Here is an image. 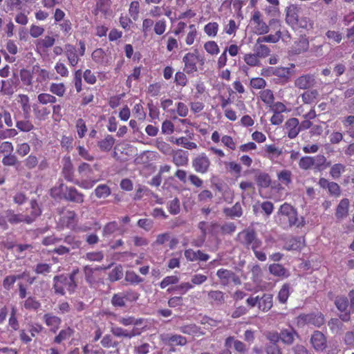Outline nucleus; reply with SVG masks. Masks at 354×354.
I'll use <instances>...</instances> for the list:
<instances>
[{
  "mask_svg": "<svg viewBox=\"0 0 354 354\" xmlns=\"http://www.w3.org/2000/svg\"><path fill=\"white\" fill-rule=\"evenodd\" d=\"M275 218L279 225L284 229L292 226L299 227L304 225L303 218L299 219L297 210L288 203L281 205Z\"/></svg>",
  "mask_w": 354,
  "mask_h": 354,
  "instance_id": "obj_1",
  "label": "nucleus"
},
{
  "mask_svg": "<svg viewBox=\"0 0 354 354\" xmlns=\"http://www.w3.org/2000/svg\"><path fill=\"white\" fill-rule=\"evenodd\" d=\"M75 272H73L69 277L65 275L55 276L53 279L55 292L64 295L66 290L70 293L73 292L76 287L74 280Z\"/></svg>",
  "mask_w": 354,
  "mask_h": 354,
  "instance_id": "obj_2",
  "label": "nucleus"
},
{
  "mask_svg": "<svg viewBox=\"0 0 354 354\" xmlns=\"http://www.w3.org/2000/svg\"><path fill=\"white\" fill-rule=\"evenodd\" d=\"M249 26L252 32L257 35L267 34L270 30L269 26L264 21L262 14L259 10L252 13Z\"/></svg>",
  "mask_w": 354,
  "mask_h": 354,
  "instance_id": "obj_3",
  "label": "nucleus"
},
{
  "mask_svg": "<svg viewBox=\"0 0 354 354\" xmlns=\"http://www.w3.org/2000/svg\"><path fill=\"white\" fill-rule=\"evenodd\" d=\"M31 207L34 209L32 216H24L23 214H15L13 211L8 210L6 212V216L8 221L12 224H17L21 222L30 223L33 219L40 214L39 209H37V205L35 202H31Z\"/></svg>",
  "mask_w": 354,
  "mask_h": 354,
  "instance_id": "obj_4",
  "label": "nucleus"
},
{
  "mask_svg": "<svg viewBox=\"0 0 354 354\" xmlns=\"http://www.w3.org/2000/svg\"><path fill=\"white\" fill-rule=\"evenodd\" d=\"M324 323V316L321 313L302 314L297 317V324L299 326H304L306 324H312L319 327Z\"/></svg>",
  "mask_w": 354,
  "mask_h": 354,
  "instance_id": "obj_5",
  "label": "nucleus"
},
{
  "mask_svg": "<svg viewBox=\"0 0 354 354\" xmlns=\"http://www.w3.org/2000/svg\"><path fill=\"white\" fill-rule=\"evenodd\" d=\"M199 59V51L195 49L193 52L186 53L183 57V62L185 64L184 71L187 74H192L198 71L196 66L197 61Z\"/></svg>",
  "mask_w": 354,
  "mask_h": 354,
  "instance_id": "obj_6",
  "label": "nucleus"
},
{
  "mask_svg": "<svg viewBox=\"0 0 354 354\" xmlns=\"http://www.w3.org/2000/svg\"><path fill=\"white\" fill-rule=\"evenodd\" d=\"M238 239L239 241L246 247L251 246V248L261 247L262 242L257 238L253 230H245L239 233Z\"/></svg>",
  "mask_w": 354,
  "mask_h": 354,
  "instance_id": "obj_7",
  "label": "nucleus"
},
{
  "mask_svg": "<svg viewBox=\"0 0 354 354\" xmlns=\"http://www.w3.org/2000/svg\"><path fill=\"white\" fill-rule=\"evenodd\" d=\"M192 165L197 173L206 174L210 166V160L205 153H201L192 160Z\"/></svg>",
  "mask_w": 354,
  "mask_h": 354,
  "instance_id": "obj_8",
  "label": "nucleus"
},
{
  "mask_svg": "<svg viewBox=\"0 0 354 354\" xmlns=\"http://www.w3.org/2000/svg\"><path fill=\"white\" fill-rule=\"evenodd\" d=\"M216 276L220 279L221 283L223 286H227L231 282L235 285L241 284V279L239 277L232 271L226 269H219L216 272Z\"/></svg>",
  "mask_w": 354,
  "mask_h": 354,
  "instance_id": "obj_9",
  "label": "nucleus"
},
{
  "mask_svg": "<svg viewBox=\"0 0 354 354\" xmlns=\"http://www.w3.org/2000/svg\"><path fill=\"white\" fill-rule=\"evenodd\" d=\"M111 332L112 334L118 337H127L131 339L135 336L139 335L141 334V330L138 328H133L132 330H128L127 329H124L121 327L118 326H111Z\"/></svg>",
  "mask_w": 354,
  "mask_h": 354,
  "instance_id": "obj_10",
  "label": "nucleus"
},
{
  "mask_svg": "<svg viewBox=\"0 0 354 354\" xmlns=\"http://www.w3.org/2000/svg\"><path fill=\"white\" fill-rule=\"evenodd\" d=\"M300 8L296 4H291L286 9V21L292 26H295L299 21Z\"/></svg>",
  "mask_w": 354,
  "mask_h": 354,
  "instance_id": "obj_11",
  "label": "nucleus"
},
{
  "mask_svg": "<svg viewBox=\"0 0 354 354\" xmlns=\"http://www.w3.org/2000/svg\"><path fill=\"white\" fill-rule=\"evenodd\" d=\"M64 53L71 66L75 67L77 65L80 56L75 46L70 44H66L64 46Z\"/></svg>",
  "mask_w": 354,
  "mask_h": 354,
  "instance_id": "obj_12",
  "label": "nucleus"
},
{
  "mask_svg": "<svg viewBox=\"0 0 354 354\" xmlns=\"http://www.w3.org/2000/svg\"><path fill=\"white\" fill-rule=\"evenodd\" d=\"M315 77L312 75H303L297 77L295 81V85L299 89H308L315 84Z\"/></svg>",
  "mask_w": 354,
  "mask_h": 354,
  "instance_id": "obj_13",
  "label": "nucleus"
},
{
  "mask_svg": "<svg viewBox=\"0 0 354 354\" xmlns=\"http://www.w3.org/2000/svg\"><path fill=\"white\" fill-rule=\"evenodd\" d=\"M84 194L73 187L65 188L64 198L67 201L76 203H82L84 202Z\"/></svg>",
  "mask_w": 354,
  "mask_h": 354,
  "instance_id": "obj_14",
  "label": "nucleus"
},
{
  "mask_svg": "<svg viewBox=\"0 0 354 354\" xmlns=\"http://www.w3.org/2000/svg\"><path fill=\"white\" fill-rule=\"evenodd\" d=\"M59 223L64 226L69 228H73L77 223L76 213L72 210L63 211Z\"/></svg>",
  "mask_w": 354,
  "mask_h": 354,
  "instance_id": "obj_15",
  "label": "nucleus"
},
{
  "mask_svg": "<svg viewBox=\"0 0 354 354\" xmlns=\"http://www.w3.org/2000/svg\"><path fill=\"white\" fill-rule=\"evenodd\" d=\"M310 342L317 351H322L326 346V338L324 335L318 330L313 334Z\"/></svg>",
  "mask_w": 354,
  "mask_h": 354,
  "instance_id": "obj_16",
  "label": "nucleus"
},
{
  "mask_svg": "<svg viewBox=\"0 0 354 354\" xmlns=\"http://www.w3.org/2000/svg\"><path fill=\"white\" fill-rule=\"evenodd\" d=\"M285 129L287 131L288 137L293 139L299 133V122L296 118L288 119L285 123Z\"/></svg>",
  "mask_w": 354,
  "mask_h": 354,
  "instance_id": "obj_17",
  "label": "nucleus"
},
{
  "mask_svg": "<svg viewBox=\"0 0 354 354\" xmlns=\"http://www.w3.org/2000/svg\"><path fill=\"white\" fill-rule=\"evenodd\" d=\"M161 340L169 345L184 346L187 344V339L180 335H161Z\"/></svg>",
  "mask_w": 354,
  "mask_h": 354,
  "instance_id": "obj_18",
  "label": "nucleus"
},
{
  "mask_svg": "<svg viewBox=\"0 0 354 354\" xmlns=\"http://www.w3.org/2000/svg\"><path fill=\"white\" fill-rule=\"evenodd\" d=\"M173 162L178 167L185 166L188 163V153L182 149H178L173 153Z\"/></svg>",
  "mask_w": 354,
  "mask_h": 354,
  "instance_id": "obj_19",
  "label": "nucleus"
},
{
  "mask_svg": "<svg viewBox=\"0 0 354 354\" xmlns=\"http://www.w3.org/2000/svg\"><path fill=\"white\" fill-rule=\"evenodd\" d=\"M348 299L346 297H337L335 300V305L338 310L342 313H344L340 315L341 319L344 322L348 321L350 319L349 314L346 312L348 308Z\"/></svg>",
  "mask_w": 354,
  "mask_h": 354,
  "instance_id": "obj_20",
  "label": "nucleus"
},
{
  "mask_svg": "<svg viewBox=\"0 0 354 354\" xmlns=\"http://www.w3.org/2000/svg\"><path fill=\"white\" fill-rule=\"evenodd\" d=\"M349 200L343 198L337 207L335 216L338 219L346 218L348 214Z\"/></svg>",
  "mask_w": 354,
  "mask_h": 354,
  "instance_id": "obj_21",
  "label": "nucleus"
},
{
  "mask_svg": "<svg viewBox=\"0 0 354 354\" xmlns=\"http://www.w3.org/2000/svg\"><path fill=\"white\" fill-rule=\"evenodd\" d=\"M345 129V133L351 138H354V115H348L341 119Z\"/></svg>",
  "mask_w": 354,
  "mask_h": 354,
  "instance_id": "obj_22",
  "label": "nucleus"
},
{
  "mask_svg": "<svg viewBox=\"0 0 354 354\" xmlns=\"http://www.w3.org/2000/svg\"><path fill=\"white\" fill-rule=\"evenodd\" d=\"M309 48L308 39L305 37H301L297 42L295 44L292 51L294 54L298 55L308 50Z\"/></svg>",
  "mask_w": 354,
  "mask_h": 354,
  "instance_id": "obj_23",
  "label": "nucleus"
},
{
  "mask_svg": "<svg viewBox=\"0 0 354 354\" xmlns=\"http://www.w3.org/2000/svg\"><path fill=\"white\" fill-rule=\"evenodd\" d=\"M46 324L50 328V330L55 333L59 327L61 319L55 315L46 314L44 317Z\"/></svg>",
  "mask_w": 354,
  "mask_h": 354,
  "instance_id": "obj_24",
  "label": "nucleus"
},
{
  "mask_svg": "<svg viewBox=\"0 0 354 354\" xmlns=\"http://www.w3.org/2000/svg\"><path fill=\"white\" fill-rule=\"evenodd\" d=\"M55 42V39L50 35H46L42 39L35 41V45L37 49H48L52 47Z\"/></svg>",
  "mask_w": 354,
  "mask_h": 354,
  "instance_id": "obj_25",
  "label": "nucleus"
},
{
  "mask_svg": "<svg viewBox=\"0 0 354 354\" xmlns=\"http://www.w3.org/2000/svg\"><path fill=\"white\" fill-rule=\"evenodd\" d=\"M297 334L292 328L283 329L280 333V339L286 344H292Z\"/></svg>",
  "mask_w": 354,
  "mask_h": 354,
  "instance_id": "obj_26",
  "label": "nucleus"
},
{
  "mask_svg": "<svg viewBox=\"0 0 354 354\" xmlns=\"http://www.w3.org/2000/svg\"><path fill=\"white\" fill-rule=\"evenodd\" d=\"M272 306V296L270 294H263L259 297V308L263 311L269 310Z\"/></svg>",
  "mask_w": 354,
  "mask_h": 354,
  "instance_id": "obj_27",
  "label": "nucleus"
},
{
  "mask_svg": "<svg viewBox=\"0 0 354 354\" xmlns=\"http://www.w3.org/2000/svg\"><path fill=\"white\" fill-rule=\"evenodd\" d=\"M198 36V30L195 24H191L188 26V31L185 37V44L187 46L192 45Z\"/></svg>",
  "mask_w": 354,
  "mask_h": 354,
  "instance_id": "obj_28",
  "label": "nucleus"
},
{
  "mask_svg": "<svg viewBox=\"0 0 354 354\" xmlns=\"http://www.w3.org/2000/svg\"><path fill=\"white\" fill-rule=\"evenodd\" d=\"M62 173L64 174V178L70 182H74L75 179L73 178V164L69 158L65 159L64 167L62 169Z\"/></svg>",
  "mask_w": 354,
  "mask_h": 354,
  "instance_id": "obj_29",
  "label": "nucleus"
},
{
  "mask_svg": "<svg viewBox=\"0 0 354 354\" xmlns=\"http://www.w3.org/2000/svg\"><path fill=\"white\" fill-rule=\"evenodd\" d=\"M18 102L21 105L25 118H29L30 105L28 96L26 95H19Z\"/></svg>",
  "mask_w": 354,
  "mask_h": 354,
  "instance_id": "obj_30",
  "label": "nucleus"
},
{
  "mask_svg": "<svg viewBox=\"0 0 354 354\" xmlns=\"http://www.w3.org/2000/svg\"><path fill=\"white\" fill-rule=\"evenodd\" d=\"M208 298L212 301L218 305H221L225 302V295L220 290H210L207 293Z\"/></svg>",
  "mask_w": 354,
  "mask_h": 354,
  "instance_id": "obj_31",
  "label": "nucleus"
},
{
  "mask_svg": "<svg viewBox=\"0 0 354 354\" xmlns=\"http://www.w3.org/2000/svg\"><path fill=\"white\" fill-rule=\"evenodd\" d=\"M82 178V180H75L73 183L85 189H89L92 188L94 185L99 180L98 179H93L90 176L88 178Z\"/></svg>",
  "mask_w": 354,
  "mask_h": 354,
  "instance_id": "obj_32",
  "label": "nucleus"
},
{
  "mask_svg": "<svg viewBox=\"0 0 354 354\" xmlns=\"http://www.w3.org/2000/svg\"><path fill=\"white\" fill-rule=\"evenodd\" d=\"M219 29V25L217 22H209L203 28L204 32L209 37H215Z\"/></svg>",
  "mask_w": 354,
  "mask_h": 354,
  "instance_id": "obj_33",
  "label": "nucleus"
},
{
  "mask_svg": "<svg viewBox=\"0 0 354 354\" xmlns=\"http://www.w3.org/2000/svg\"><path fill=\"white\" fill-rule=\"evenodd\" d=\"M263 42H256L254 46V51L259 57L264 58L269 55L270 50L266 45L262 44Z\"/></svg>",
  "mask_w": 354,
  "mask_h": 354,
  "instance_id": "obj_34",
  "label": "nucleus"
},
{
  "mask_svg": "<svg viewBox=\"0 0 354 354\" xmlns=\"http://www.w3.org/2000/svg\"><path fill=\"white\" fill-rule=\"evenodd\" d=\"M114 143V138L111 135H107L104 139L98 142V146L102 151H109L111 149Z\"/></svg>",
  "mask_w": 354,
  "mask_h": 354,
  "instance_id": "obj_35",
  "label": "nucleus"
},
{
  "mask_svg": "<svg viewBox=\"0 0 354 354\" xmlns=\"http://www.w3.org/2000/svg\"><path fill=\"white\" fill-rule=\"evenodd\" d=\"M269 270L271 274L277 277H286L288 276L287 270L279 263H273L270 266Z\"/></svg>",
  "mask_w": 354,
  "mask_h": 354,
  "instance_id": "obj_36",
  "label": "nucleus"
},
{
  "mask_svg": "<svg viewBox=\"0 0 354 354\" xmlns=\"http://www.w3.org/2000/svg\"><path fill=\"white\" fill-rule=\"evenodd\" d=\"M203 48L210 55H217L220 52V48L217 43L210 40L204 43Z\"/></svg>",
  "mask_w": 354,
  "mask_h": 354,
  "instance_id": "obj_37",
  "label": "nucleus"
},
{
  "mask_svg": "<svg viewBox=\"0 0 354 354\" xmlns=\"http://www.w3.org/2000/svg\"><path fill=\"white\" fill-rule=\"evenodd\" d=\"M118 321L124 326L130 325L138 326L142 323V319H136L132 316L120 317L118 318Z\"/></svg>",
  "mask_w": 354,
  "mask_h": 354,
  "instance_id": "obj_38",
  "label": "nucleus"
},
{
  "mask_svg": "<svg viewBox=\"0 0 354 354\" xmlns=\"http://www.w3.org/2000/svg\"><path fill=\"white\" fill-rule=\"evenodd\" d=\"M174 142L177 145L182 146L187 149H195L198 147L195 142L190 141L189 138L186 137L178 138L175 141H174Z\"/></svg>",
  "mask_w": 354,
  "mask_h": 354,
  "instance_id": "obj_39",
  "label": "nucleus"
},
{
  "mask_svg": "<svg viewBox=\"0 0 354 354\" xmlns=\"http://www.w3.org/2000/svg\"><path fill=\"white\" fill-rule=\"evenodd\" d=\"M94 193L97 198H104L111 194V189L108 185L102 184L95 188Z\"/></svg>",
  "mask_w": 354,
  "mask_h": 354,
  "instance_id": "obj_40",
  "label": "nucleus"
},
{
  "mask_svg": "<svg viewBox=\"0 0 354 354\" xmlns=\"http://www.w3.org/2000/svg\"><path fill=\"white\" fill-rule=\"evenodd\" d=\"M281 37V32L278 30L275 34H270L266 36L260 37L257 39V42L277 43Z\"/></svg>",
  "mask_w": 354,
  "mask_h": 354,
  "instance_id": "obj_41",
  "label": "nucleus"
},
{
  "mask_svg": "<svg viewBox=\"0 0 354 354\" xmlns=\"http://www.w3.org/2000/svg\"><path fill=\"white\" fill-rule=\"evenodd\" d=\"M326 37L329 41L335 44H339L343 39L342 33L339 30H328L326 32Z\"/></svg>",
  "mask_w": 354,
  "mask_h": 354,
  "instance_id": "obj_42",
  "label": "nucleus"
},
{
  "mask_svg": "<svg viewBox=\"0 0 354 354\" xmlns=\"http://www.w3.org/2000/svg\"><path fill=\"white\" fill-rule=\"evenodd\" d=\"M33 112L35 117L39 120H45L50 113V111L47 107H33Z\"/></svg>",
  "mask_w": 354,
  "mask_h": 354,
  "instance_id": "obj_43",
  "label": "nucleus"
},
{
  "mask_svg": "<svg viewBox=\"0 0 354 354\" xmlns=\"http://www.w3.org/2000/svg\"><path fill=\"white\" fill-rule=\"evenodd\" d=\"M301 238H291L285 244V249L287 250H299L302 246Z\"/></svg>",
  "mask_w": 354,
  "mask_h": 354,
  "instance_id": "obj_44",
  "label": "nucleus"
},
{
  "mask_svg": "<svg viewBox=\"0 0 354 354\" xmlns=\"http://www.w3.org/2000/svg\"><path fill=\"white\" fill-rule=\"evenodd\" d=\"M49 91L59 97H62L66 92V87L63 83H52Z\"/></svg>",
  "mask_w": 354,
  "mask_h": 354,
  "instance_id": "obj_45",
  "label": "nucleus"
},
{
  "mask_svg": "<svg viewBox=\"0 0 354 354\" xmlns=\"http://www.w3.org/2000/svg\"><path fill=\"white\" fill-rule=\"evenodd\" d=\"M224 212L230 217H240L242 215V208L241 205L236 203L232 207L225 208Z\"/></svg>",
  "mask_w": 354,
  "mask_h": 354,
  "instance_id": "obj_46",
  "label": "nucleus"
},
{
  "mask_svg": "<svg viewBox=\"0 0 354 354\" xmlns=\"http://www.w3.org/2000/svg\"><path fill=\"white\" fill-rule=\"evenodd\" d=\"M318 95L317 90L307 91L301 95V99L304 103L311 104L317 99Z\"/></svg>",
  "mask_w": 354,
  "mask_h": 354,
  "instance_id": "obj_47",
  "label": "nucleus"
},
{
  "mask_svg": "<svg viewBox=\"0 0 354 354\" xmlns=\"http://www.w3.org/2000/svg\"><path fill=\"white\" fill-rule=\"evenodd\" d=\"M73 333V330L71 328L63 329L59 332L58 335L55 337L54 342L59 344L62 341L68 339L72 336Z\"/></svg>",
  "mask_w": 354,
  "mask_h": 354,
  "instance_id": "obj_48",
  "label": "nucleus"
},
{
  "mask_svg": "<svg viewBox=\"0 0 354 354\" xmlns=\"http://www.w3.org/2000/svg\"><path fill=\"white\" fill-rule=\"evenodd\" d=\"M37 100L41 104H48L55 103L57 98L50 93H42L38 95Z\"/></svg>",
  "mask_w": 354,
  "mask_h": 354,
  "instance_id": "obj_49",
  "label": "nucleus"
},
{
  "mask_svg": "<svg viewBox=\"0 0 354 354\" xmlns=\"http://www.w3.org/2000/svg\"><path fill=\"white\" fill-rule=\"evenodd\" d=\"M261 100L266 104L271 106L274 102V95L271 90L265 89L260 92Z\"/></svg>",
  "mask_w": 354,
  "mask_h": 354,
  "instance_id": "obj_50",
  "label": "nucleus"
},
{
  "mask_svg": "<svg viewBox=\"0 0 354 354\" xmlns=\"http://www.w3.org/2000/svg\"><path fill=\"white\" fill-rule=\"evenodd\" d=\"M16 127L19 130L24 132H28L34 128L32 123L28 120V118H26L24 120L17 121L16 122Z\"/></svg>",
  "mask_w": 354,
  "mask_h": 354,
  "instance_id": "obj_51",
  "label": "nucleus"
},
{
  "mask_svg": "<svg viewBox=\"0 0 354 354\" xmlns=\"http://www.w3.org/2000/svg\"><path fill=\"white\" fill-rule=\"evenodd\" d=\"M167 208L171 214H178L180 211V201L175 198L167 203Z\"/></svg>",
  "mask_w": 354,
  "mask_h": 354,
  "instance_id": "obj_52",
  "label": "nucleus"
},
{
  "mask_svg": "<svg viewBox=\"0 0 354 354\" xmlns=\"http://www.w3.org/2000/svg\"><path fill=\"white\" fill-rule=\"evenodd\" d=\"M259 57L254 53V54H252V53L245 54L243 57V59L248 65H249L250 66H257L260 65V61H259Z\"/></svg>",
  "mask_w": 354,
  "mask_h": 354,
  "instance_id": "obj_53",
  "label": "nucleus"
},
{
  "mask_svg": "<svg viewBox=\"0 0 354 354\" xmlns=\"http://www.w3.org/2000/svg\"><path fill=\"white\" fill-rule=\"evenodd\" d=\"M194 288V286L189 283V282H183L181 283L180 285L176 286L172 288H169L167 290V292H171L173 290L178 291L181 294L186 293L188 290L192 289Z\"/></svg>",
  "mask_w": 354,
  "mask_h": 354,
  "instance_id": "obj_54",
  "label": "nucleus"
},
{
  "mask_svg": "<svg viewBox=\"0 0 354 354\" xmlns=\"http://www.w3.org/2000/svg\"><path fill=\"white\" fill-rule=\"evenodd\" d=\"M68 186L61 183L58 186H55L50 190V194L54 198H64V194L65 192V188Z\"/></svg>",
  "mask_w": 354,
  "mask_h": 354,
  "instance_id": "obj_55",
  "label": "nucleus"
},
{
  "mask_svg": "<svg viewBox=\"0 0 354 354\" xmlns=\"http://www.w3.org/2000/svg\"><path fill=\"white\" fill-rule=\"evenodd\" d=\"M77 171L82 178H88L93 172L91 165L86 162L80 165Z\"/></svg>",
  "mask_w": 354,
  "mask_h": 354,
  "instance_id": "obj_56",
  "label": "nucleus"
},
{
  "mask_svg": "<svg viewBox=\"0 0 354 354\" xmlns=\"http://www.w3.org/2000/svg\"><path fill=\"white\" fill-rule=\"evenodd\" d=\"M291 171L286 169L281 171L277 174L279 180H280L282 183L285 184L286 185H288L291 183Z\"/></svg>",
  "mask_w": 354,
  "mask_h": 354,
  "instance_id": "obj_57",
  "label": "nucleus"
},
{
  "mask_svg": "<svg viewBox=\"0 0 354 354\" xmlns=\"http://www.w3.org/2000/svg\"><path fill=\"white\" fill-rule=\"evenodd\" d=\"M51 271V265L40 263L35 266V272L38 274L46 275Z\"/></svg>",
  "mask_w": 354,
  "mask_h": 354,
  "instance_id": "obj_58",
  "label": "nucleus"
},
{
  "mask_svg": "<svg viewBox=\"0 0 354 354\" xmlns=\"http://www.w3.org/2000/svg\"><path fill=\"white\" fill-rule=\"evenodd\" d=\"M239 28V25L234 19H230L227 24L224 26L223 31L227 35H235Z\"/></svg>",
  "mask_w": 354,
  "mask_h": 354,
  "instance_id": "obj_59",
  "label": "nucleus"
},
{
  "mask_svg": "<svg viewBox=\"0 0 354 354\" xmlns=\"http://www.w3.org/2000/svg\"><path fill=\"white\" fill-rule=\"evenodd\" d=\"M92 59L94 62L98 64H105L106 62L104 60L105 53L104 51L102 48H97L92 53Z\"/></svg>",
  "mask_w": 354,
  "mask_h": 354,
  "instance_id": "obj_60",
  "label": "nucleus"
},
{
  "mask_svg": "<svg viewBox=\"0 0 354 354\" xmlns=\"http://www.w3.org/2000/svg\"><path fill=\"white\" fill-rule=\"evenodd\" d=\"M313 23L310 19L308 17H301L299 19L298 22L295 26H297L304 29H311L313 28Z\"/></svg>",
  "mask_w": 354,
  "mask_h": 354,
  "instance_id": "obj_61",
  "label": "nucleus"
},
{
  "mask_svg": "<svg viewBox=\"0 0 354 354\" xmlns=\"http://www.w3.org/2000/svg\"><path fill=\"white\" fill-rule=\"evenodd\" d=\"M126 300L122 292L115 294L111 299V303L114 306L123 307L126 304Z\"/></svg>",
  "mask_w": 354,
  "mask_h": 354,
  "instance_id": "obj_62",
  "label": "nucleus"
},
{
  "mask_svg": "<svg viewBox=\"0 0 354 354\" xmlns=\"http://www.w3.org/2000/svg\"><path fill=\"white\" fill-rule=\"evenodd\" d=\"M24 306L28 310H37L40 307V303L34 297H29L25 301Z\"/></svg>",
  "mask_w": 354,
  "mask_h": 354,
  "instance_id": "obj_63",
  "label": "nucleus"
},
{
  "mask_svg": "<svg viewBox=\"0 0 354 354\" xmlns=\"http://www.w3.org/2000/svg\"><path fill=\"white\" fill-rule=\"evenodd\" d=\"M55 70L57 74H59V75H61L63 77H66L69 75V71H68L66 66L61 61H58L55 64Z\"/></svg>",
  "mask_w": 354,
  "mask_h": 354,
  "instance_id": "obj_64",
  "label": "nucleus"
}]
</instances>
